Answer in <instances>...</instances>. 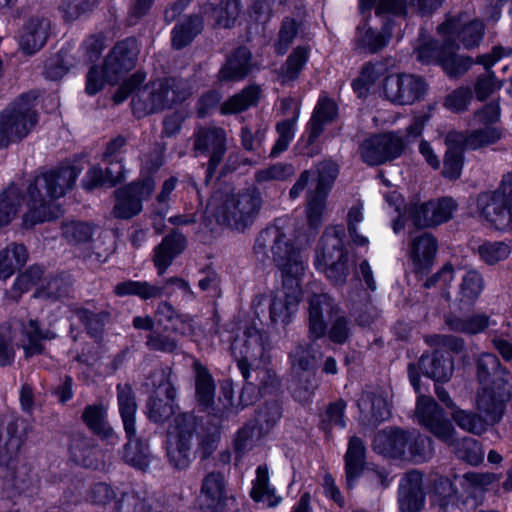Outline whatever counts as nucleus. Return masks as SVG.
<instances>
[{"label": "nucleus", "instance_id": "nucleus-27", "mask_svg": "<svg viewBox=\"0 0 512 512\" xmlns=\"http://www.w3.org/2000/svg\"><path fill=\"white\" fill-rule=\"evenodd\" d=\"M72 460L86 468L96 469L99 466L100 450L94 439L81 433H75L69 444Z\"/></svg>", "mask_w": 512, "mask_h": 512}, {"label": "nucleus", "instance_id": "nucleus-49", "mask_svg": "<svg viewBox=\"0 0 512 512\" xmlns=\"http://www.w3.org/2000/svg\"><path fill=\"white\" fill-rule=\"evenodd\" d=\"M282 416V408L275 399L258 406L253 423L266 435L272 430Z\"/></svg>", "mask_w": 512, "mask_h": 512}, {"label": "nucleus", "instance_id": "nucleus-12", "mask_svg": "<svg viewBox=\"0 0 512 512\" xmlns=\"http://www.w3.org/2000/svg\"><path fill=\"white\" fill-rule=\"evenodd\" d=\"M33 287H36V292L30 303L32 311L27 315V317L31 319L38 317V315L34 313V310L40 306L41 298H58L62 295L64 292V282L58 277H44L43 268L38 265H33L17 276L13 284V290L22 294Z\"/></svg>", "mask_w": 512, "mask_h": 512}, {"label": "nucleus", "instance_id": "nucleus-36", "mask_svg": "<svg viewBox=\"0 0 512 512\" xmlns=\"http://www.w3.org/2000/svg\"><path fill=\"white\" fill-rule=\"evenodd\" d=\"M419 364L423 374L435 381H447L453 373L452 359L444 356L439 350H435L431 355H423Z\"/></svg>", "mask_w": 512, "mask_h": 512}, {"label": "nucleus", "instance_id": "nucleus-59", "mask_svg": "<svg viewBox=\"0 0 512 512\" xmlns=\"http://www.w3.org/2000/svg\"><path fill=\"white\" fill-rule=\"evenodd\" d=\"M431 440L417 431H409V442L404 460L421 462L431 456Z\"/></svg>", "mask_w": 512, "mask_h": 512}, {"label": "nucleus", "instance_id": "nucleus-62", "mask_svg": "<svg viewBox=\"0 0 512 512\" xmlns=\"http://www.w3.org/2000/svg\"><path fill=\"white\" fill-rule=\"evenodd\" d=\"M433 209V199L425 202H410L406 206V213L413 225L418 229L433 228L430 217Z\"/></svg>", "mask_w": 512, "mask_h": 512}, {"label": "nucleus", "instance_id": "nucleus-15", "mask_svg": "<svg viewBox=\"0 0 512 512\" xmlns=\"http://www.w3.org/2000/svg\"><path fill=\"white\" fill-rule=\"evenodd\" d=\"M437 251L438 240L432 233L424 232L411 239L408 258L417 280L422 281L431 274Z\"/></svg>", "mask_w": 512, "mask_h": 512}, {"label": "nucleus", "instance_id": "nucleus-19", "mask_svg": "<svg viewBox=\"0 0 512 512\" xmlns=\"http://www.w3.org/2000/svg\"><path fill=\"white\" fill-rule=\"evenodd\" d=\"M508 385L484 386L478 391L477 409L485 417V422L495 424L499 422L505 412L506 402L510 399Z\"/></svg>", "mask_w": 512, "mask_h": 512}, {"label": "nucleus", "instance_id": "nucleus-29", "mask_svg": "<svg viewBox=\"0 0 512 512\" xmlns=\"http://www.w3.org/2000/svg\"><path fill=\"white\" fill-rule=\"evenodd\" d=\"M311 186L314 191L308 196L307 216L311 225H317L320 217V202L318 192L320 190V174L317 172L305 171L290 190L291 198H297L307 187Z\"/></svg>", "mask_w": 512, "mask_h": 512}, {"label": "nucleus", "instance_id": "nucleus-30", "mask_svg": "<svg viewBox=\"0 0 512 512\" xmlns=\"http://www.w3.org/2000/svg\"><path fill=\"white\" fill-rule=\"evenodd\" d=\"M49 27V21L44 18L29 19L20 35L21 49L28 54L40 50L47 40Z\"/></svg>", "mask_w": 512, "mask_h": 512}, {"label": "nucleus", "instance_id": "nucleus-46", "mask_svg": "<svg viewBox=\"0 0 512 512\" xmlns=\"http://www.w3.org/2000/svg\"><path fill=\"white\" fill-rule=\"evenodd\" d=\"M203 11L210 15L217 25L228 28L235 23L240 14V0H223L216 7L206 4Z\"/></svg>", "mask_w": 512, "mask_h": 512}, {"label": "nucleus", "instance_id": "nucleus-52", "mask_svg": "<svg viewBox=\"0 0 512 512\" xmlns=\"http://www.w3.org/2000/svg\"><path fill=\"white\" fill-rule=\"evenodd\" d=\"M238 368L245 380V384L239 395V404L244 408L253 404L261 393L258 390L257 380H255L251 371V365L246 358L238 360Z\"/></svg>", "mask_w": 512, "mask_h": 512}, {"label": "nucleus", "instance_id": "nucleus-58", "mask_svg": "<svg viewBox=\"0 0 512 512\" xmlns=\"http://www.w3.org/2000/svg\"><path fill=\"white\" fill-rule=\"evenodd\" d=\"M251 497L253 500L267 501L269 506H275L278 499L274 496V491L269 487V475L266 465L258 466L256 470V479L251 490Z\"/></svg>", "mask_w": 512, "mask_h": 512}, {"label": "nucleus", "instance_id": "nucleus-32", "mask_svg": "<svg viewBox=\"0 0 512 512\" xmlns=\"http://www.w3.org/2000/svg\"><path fill=\"white\" fill-rule=\"evenodd\" d=\"M105 172L101 167H92L86 174L83 185L86 189H93L101 185L113 186L124 178L122 161L103 160Z\"/></svg>", "mask_w": 512, "mask_h": 512}, {"label": "nucleus", "instance_id": "nucleus-60", "mask_svg": "<svg viewBox=\"0 0 512 512\" xmlns=\"http://www.w3.org/2000/svg\"><path fill=\"white\" fill-rule=\"evenodd\" d=\"M510 254V246L503 241H485L478 246L480 259L489 266L506 260Z\"/></svg>", "mask_w": 512, "mask_h": 512}, {"label": "nucleus", "instance_id": "nucleus-4", "mask_svg": "<svg viewBox=\"0 0 512 512\" xmlns=\"http://www.w3.org/2000/svg\"><path fill=\"white\" fill-rule=\"evenodd\" d=\"M415 413L419 423L438 440L453 448L459 459L471 465H478L483 461L484 453L480 444L470 437L459 440L452 423L445 418L443 409L433 398L419 396Z\"/></svg>", "mask_w": 512, "mask_h": 512}, {"label": "nucleus", "instance_id": "nucleus-10", "mask_svg": "<svg viewBox=\"0 0 512 512\" xmlns=\"http://www.w3.org/2000/svg\"><path fill=\"white\" fill-rule=\"evenodd\" d=\"M174 424L175 433L166 442V455L175 469L184 470L196 456L193 439L197 433L198 419L191 413H181L174 418Z\"/></svg>", "mask_w": 512, "mask_h": 512}, {"label": "nucleus", "instance_id": "nucleus-9", "mask_svg": "<svg viewBox=\"0 0 512 512\" xmlns=\"http://www.w3.org/2000/svg\"><path fill=\"white\" fill-rule=\"evenodd\" d=\"M171 376V368L166 367L155 369L148 378L152 394L146 402V415L155 423L163 424L175 413L176 388Z\"/></svg>", "mask_w": 512, "mask_h": 512}, {"label": "nucleus", "instance_id": "nucleus-43", "mask_svg": "<svg viewBox=\"0 0 512 512\" xmlns=\"http://www.w3.org/2000/svg\"><path fill=\"white\" fill-rule=\"evenodd\" d=\"M502 137L503 130L500 127L484 125L482 128L472 130L461 142L464 148L477 151L496 144Z\"/></svg>", "mask_w": 512, "mask_h": 512}, {"label": "nucleus", "instance_id": "nucleus-51", "mask_svg": "<svg viewBox=\"0 0 512 512\" xmlns=\"http://www.w3.org/2000/svg\"><path fill=\"white\" fill-rule=\"evenodd\" d=\"M197 449L194 450L198 454L200 460L209 459L217 450L220 442V432L216 427H204L198 422L197 433Z\"/></svg>", "mask_w": 512, "mask_h": 512}, {"label": "nucleus", "instance_id": "nucleus-28", "mask_svg": "<svg viewBox=\"0 0 512 512\" xmlns=\"http://www.w3.org/2000/svg\"><path fill=\"white\" fill-rule=\"evenodd\" d=\"M311 186L314 191L308 196L307 216L311 225H317L320 217V202L318 192L320 190V174L317 172L305 171L290 190L291 198H297L307 187Z\"/></svg>", "mask_w": 512, "mask_h": 512}, {"label": "nucleus", "instance_id": "nucleus-57", "mask_svg": "<svg viewBox=\"0 0 512 512\" xmlns=\"http://www.w3.org/2000/svg\"><path fill=\"white\" fill-rule=\"evenodd\" d=\"M451 39H445L441 44L439 40L435 38H428L424 40L416 48V58L418 62L423 65H435L438 66L442 51L447 50V46Z\"/></svg>", "mask_w": 512, "mask_h": 512}, {"label": "nucleus", "instance_id": "nucleus-54", "mask_svg": "<svg viewBox=\"0 0 512 512\" xmlns=\"http://www.w3.org/2000/svg\"><path fill=\"white\" fill-rule=\"evenodd\" d=\"M309 26L307 23L297 22L292 18H285L282 22L279 39L276 44L277 50L281 53L285 52L295 37H306L309 34Z\"/></svg>", "mask_w": 512, "mask_h": 512}, {"label": "nucleus", "instance_id": "nucleus-37", "mask_svg": "<svg viewBox=\"0 0 512 512\" xmlns=\"http://www.w3.org/2000/svg\"><path fill=\"white\" fill-rule=\"evenodd\" d=\"M251 55L246 48L237 49L219 71L221 81H239L251 71Z\"/></svg>", "mask_w": 512, "mask_h": 512}, {"label": "nucleus", "instance_id": "nucleus-42", "mask_svg": "<svg viewBox=\"0 0 512 512\" xmlns=\"http://www.w3.org/2000/svg\"><path fill=\"white\" fill-rule=\"evenodd\" d=\"M366 448L361 438L352 436L348 443L345 455V468L348 485L351 481L358 477L365 465Z\"/></svg>", "mask_w": 512, "mask_h": 512}, {"label": "nucleus", "instance_id": "nucleus-14", "mask_svg": "<svg viewBox=\"0 0 512 512\" xmlns=\"http://www.w3.org/2000/svg\"><path fill=\"white\" fill-rule=\"evenodd\" d=\"M425 78L415 74L389 76L383 84L387 99L397 105H412L424 99L428 91Z\"/></svg>", "mask_w": 512, "mask_h": 512}, {"label": "nucleus", "instance_id": "nucleus-47", "mask_svg": "<svg viewBox=\"0 0 512 512\" xmlns=\"http://www.w3.org/2000/svg\"><path fill=\"white\" fill-rule=\"evenodd\" d=\"M203 19L198 15L188 17L176 25L172 31V45L181 49L188 45L201 32Z\"/></svg>", "mask_w": 512, "mask_h": 512}, {"label": "nucleus", "instance_id": "nucleus-41", "mask_svg": "<svg viewBox=\"0 0 512 512\" xmlns=\"http://www.w3.org/2000/svg\"><path fill=\"white\" fill-rule=\"evenodd\" d=\"M457 45L453 39L450 40L447 50L442 51L440 66L443 71L451 78H457L464 75L472 66L473 59L470 56H461L456 54Z\"/></svg>", "mask_w": 512, "mask_h": 512}, {"label": "nucleus", "instance_id": "nucleus-48", "mask_svg": "<svg viewBox=\"0 0 512 512\" xmlns=\"http://www.w3.org/2000/svg\"><path fill=\"white\" fill-rule=\"evenodd\" d=\"M23 339L21 346L24 350L25 357L28 359L34 355L43 352L41 340L50 339L52 336L48 332H42L38 326V322L23 323Z\"/></svg>", "mask_w": 512, "mask_h": 512}, {"label": "nucleus", "instance_id": "nucleus-22", "mask_svg": "<svg viewBox=\"0 0 512 512\" xmlns=\"http://www.w3.org/2000/svg\"><path fill=\"white\" fill-rule=\"evenodd\" d=\"M422 483V475L418 471L413 470L405 474L398 492V504L401 512H420L422 510L425 502Z\"/></svg>", "mask_w": 512, "mask_h": 512}, {"label": "nucleus", "instance_id": "nucleus-7", "mask_svg": "<svg viewBox=\"0 0 512 512\" xmlns=\"http://www.w3.org/2000/svg\"><path fill=\"white\" fill-rule=\"evenodd\" d=\"M478 214L499 231L512 230V170L505 173L495 190L477 195Z\"/></svg>", "mask_w": 512, "mask_h": 512}, {"label": "nucleus", "instance_id": "nucleus-2", "mask_svg": "<svg viewBox=\"0 0 512 512\" xmlns=\"http://www.w3.org/2000/svg\"><path fill=\"white\" fill-rule=\"evenodd\" d=\"M272 253L280 271L282 287L277 290L272 300L271 320L290 318L301 299V278L306 264L301 252L283 234L276 236Z\"/></svg>", "mask_w": 512, "mask_h": 512}, {"label": "nucleus", "instance_id": "nucleus-55", "mask_svg": "<svg viewBox=\"0 0 512 512\" xmlns=\"http://www.w3.org/2000/svg\"><path fill=\"white\" fill-rule=\"evenodd\" d=\"M114 291L119 296L136 295L141 299H150L161 296L162 288L155 285H150L145 281H124L118 283Z\"/></svg>", "mask_w": 512, "mask_h": 512}, {"label": "nucleus", "instance_id": "nucleus-3", "mask_svg": "<svg viewBox=\"0 0 512 512\" xmlns=\"http://www.w3.org/2000/svg\"><path fill=\"white\" fill-rule=\"evenodd\" d=\"M137 57L136 41L132 38L115 45L102 68H92L87 75L86 91L90 95L99 92L105 85L122 81L114 101L121 103L144 80V74L137 72L126 78L134 67Z\"/></svg>", "mask_w": 512, "mask_h": 512}, {"label": "nucleus", "instance_id": "nucleus-61", "mask_svg": "<svg viewBox=\"0 0 512 512\" xmlns=\"http://www.w3.org/2000/svg\"><path fill=\"white\" fill-rule=\"evenodd\" d=\"M457 207L456 201L450 196H442L438 199H433V209L429 225L436 228L447 223L452 219Z\"/></svg>", "mask_w": 512, "mask_h": 512}, {"label": "nucleus", "instance_id": "nucleus-8", "mask_svg": "<svg viewBox=\"0 0 512 512\" xmlns=\"http://www.w3.org/2000/svg\"><path fill=\"white\" fill-rule=\"evenodd\" d=\"M35 97L24 95L0 114V147L26 137L38 122Z\"/></svg>", "mask_w": 512, "mask_h": 512}, {"label": "nucleus", "instance_id": "nucleus-39", "mask_svg": "<svg viewBox=\"0 0 512 512\" xmlns=\"http://www.w3.org/2000/svg\"><path fill=\"white\" fill-rule=\"evenodd\" d=\"M185 247V239L181 234L173 233L166 236L155 249L154 263L159 274H162Z\"/></svg>", "mask_w": 512, "mask_h": 512}, {"label": "nucleus", "instance_id": "nucleus-23", "mask_svg": "<svg viewBox=\"0 0 512 512\" xmlns=\"http://www.w3.org/2000/svg\"><path fill=\"white\" fill-rule=\"evenodd\" d=\"M134 326L147 332L146 344L151 350L172 352L176 348L178 329L171 322H134Z\"/></svg>", "mask_w": 512, "mask_h": 512}, {"label": "nucleus", "instance_id": "nucleus-40", "mask_svg": "<svg viewBox=\"0 0 512 512\" xmlns=\"http://www.w3.org/2000/svg\"><path fill=\"white\" fill-rule=\"evenodd\" d=\"M28 259L26 248L22 244L11 243L0 250V279L7 280Z\"/></svg>", "mask_w": 512, "mask_h": 512}, {"label": "nucleus", "instance_id": "nucleus-1", "mask_svg": "<svg viewBox=\"0 0 512 512\" xmlns=\"http://www.w3.org/2000/svg\"><path fill=\"white\" fill-rule=\"evenodd\" d=\"M79 172L72 166L37 175L29 183L26 194L21 195L15 185L0 194V228L9 225L24 204L23 225L27 228L53 220L61 214L55 200L72 188Z\"/></svg>", "mask_w": 512, "mask_h": 512}, {"label": "nucleus", "instance_id": "nucleus-33", "mask_svg": "<svg viewBox=\"0 0 512 512\" xmlns=\"http://www.w3.org/2000/svg\"><path fill=\"white\" fill-rule=\"evenodd\" d=\"M195 371V396L202 410L211 408L215 399V382L208 369L199 361H194Z\"/></svg>", "mask_w": 512, "mask_h": 512}, {"label": "nucleus", "instance_id": "nucleus-38", "mask_svg": "<svg viewBox=\"0 0 512 512\" xmlns=\"http://www.w3.org/2000/svg\"><path fill=\"white\" fill-rule=\"evenodd\" d=\"M266 434L253 421H248L235 434L232 442L235 460L241 461L245 454L251 451Z\"/></svg>", "mask_w": 512, "mask_h": 512}, {"label": "nucleus", "instance_id": "nucleus-63", "mask_svg": "<svg viewBox=\"0 0 512 512\" xmlns=\"http://www.w3.org/2000/svg\"><path fill=\"white\" fill-rule=\"evenodd\" d=\"M452 418L461 429L467 432L481 434L486 430L485 420L476 413L457 409L452 413Z\"/></svg>", "mask_w": 512, "mask_h": 512}, {"label": "nucleus", "instance_id": "nucleus-35", "mask_svg": "<svg viewBox=\"0 0 512 512\" xmlns=\"http://www.w3.org/2000/svg\"><path fill=\"white\" fill-rule=\"evenodd\" d=\"M118 406L123 427L128 439L136 437L135 415L137 411V403L132 388L129 385H118Z\"/></svg>", "mask_w": 512, "mask_h": 512}, {"label": "nucleus", "instance_id": "nucleus-64", "mask_svg": "<svg viewBox=\"0 0 512 512\" xmlns=\"http://www.w3.org/2000/svg\"><path fill=\"white\" fill-rule=\"evenodd\" d=\"M472 99V89L468 86H461L445 97L444 106L454 113H461L468 109Z\"/></svg>", "mask_w": 512, "mask_h": 512}, {"label": "nucleus", "instance_id": "nucleus-17", "mask_svg": "<svg viewBox=\"0 0 512 512\" xmlns=\"http://www.w3.org/2000/svg\"><path fill=\"white\" fill-rule=\"evenodd\" d=\"M154 190V183L147 179L141 183L128 185L116 192L113 214L117 218L128 219L142 210V201Z\"/></svg>", "mask_w": 512, "mask_h": 512}, {"label": "nucleus", "instance_id": "nucleus-34", "mask_svg": "<svg viewBox=\"0 0 512 512\" xmlns=\"http://www.w3.org/2000/svg\"><path fill=\"white\" fill-rule=\"evenodd\" d=\"M106 414V409L102 404H94L84 408L81 418L94 434L113 444L117 435L107 423Z\"/></svg>", "mask_w": 512, "mask_h": 512}, {"label": "nucleus", "instance_id": "nucleus-53", "mask_svg": "<svg viewBox=\"0 0 512 512\" xmlns=\"http://www.w3.org/2000/svg\"><path fill=\"white\" fill-rule=\"evenodd\" d=\"M319 105L320 104L317 103L314 108L313 116L308 124L306 134L303 135L297 143V148L302 154L311 156L318 152L320 138Z\"/></svg>", "mask_w": 512, "mask_h": 512}, {"label": "nucleus", "instance_id": "nucleus-24", "mask_svg": "<svg viewBox=\"0 0 512 512\" xmlns=\"http://www.w3.org/2000/svg\"><path fill=\"white\" fill-rule=\"evenodd\" d=\"M225 138L221 128H203L196 134L195 150L210 158L208 175L214 171L225 153Z\"/></svg>", "mask_w": 512, "mask_h": 512}, {"label": "nucleus", "instance_id": "nucleus-31", "mask_svg": "<svg viewBox=\"0 0 512 512\" xmlns=\"http://www.w3.org/2000/svg\"><path fill=\"white\" fill-rule=\"evenodd\" d=\"M485 288L482 274L475 270H467L461 280L458 293L459 309L470 311Z\"/></svg>", "mask_w": 512, "mask_h": 512}, {"label": "nucleus", "instance_id": "nucleus-26", "mask_svg": "<svg viewBox=\"0 0 512 512\" xmlns=\"http://www.w3.org/2000/svg\"><path fill=\"white\" fill-rule=\"evenodd\" d=\"M477 378L481 388L509 384V372L501 366L497 356L491 353H483L479 356Z\"/></svg>", "mask_w": 512, "mask_h": 512}, {"label": "nucleus", "instance_id": "nucleus-5", "mask_svg": "<svg viewBox=\"0 0 512 512\" xmlns=\"http://www.w3.org/2000/svg\"><path fill=\"white\" fill-rule=\"evenodd\" d=\"M259 207L260 198L254 192L236 193L225 187L211 197L207 210L219 224L242 230L252 223Z\"/></svg>", "mask_w": 512, "mask_h": 512}, {"label": "nucleus", "instance_id": "nucleus-13", "mask_svg": "<svg viewBox=\"0 0 512 512\" xmlns=\"http://www.w3.org/2000/svg\"><path fill=\"white\" fill-rule=\"evenodd\" d=\"M175 88L178 85L174 80H157L140 89L132 100L135 115L142 117L183 100L184 96Z\"/></svg>", "mask_w": 512, "mask_h": 512}, {"label": "nucleus", "instance_id": "nucleus-45", "mask_svg": "<svg viewBox=\"0 0 512 512\" xmlns=\"http://www.w3.org/2000/svg\"><path fill=\"white\" fill-rule=\"evenodd\" d=\"M461 141L454 142L449 146L443 158L442 176L449 180H457L461 177L462 170L465 163V151Z\"/></svg>", "mask_w": 512, "mask_h": 512}, {"label": "nucleus", "instance_id": "nucleus-18", "mask_svg": "<svg viewBox=\"0 0 512 512\" xmlns=\"http://www.w3.org/2000/svg\"><path fill=\"white\" fill-rule=\"evenodd\" d=\"M320 337V322H310L309 326V339L307 343L298 344L290 353L289 359L291 363V369L296 375L302 373L313 372L315 376V370L317 367V355L319 353L320 345L316 342Z\"/></svg>", "mask_w": 512, "mask_h": 512}, {"label": "nucleus", "instance_id": "nucleus-11", "mask_svg": "<svg viewBox=\"0 0 512 512\" xmlns=\"http://www.w3.org/2000/svg\"><path fill=\"white\" fill-rule=\"evenodd\" d=\"M406 147L407 141L398 132H379L363 141L360 146V156L362 161L370 167L381 166L400 158Z\"/></svg>", "mask_w": 512, "mask_h": 512}, {"label": "nucleus", "instance_id": "nucleus-25", "mask_svg": "<svg viewBox=\"0 0 512 512\" xmlns=\"http://www.w3.org/2000/svg\"><path fill=\"white\" fill-rule=\"evenodd\" d=\"M409 442V431L399 428H391L379 431L373 440V448L376 452L391 458L404 459Z\"/></svg>", "mask_w": 512, "mask_h": 512}, {"label": "nucleus", "instance_id": "nucleus-16", "mask_svg": "<svg viewBox=\"0 0 512 512\" xmlns=\"http://www.w3.org/2000/svg\"><path fill=\"white\" fill-rule=\"evenodd\" d=\"M392 391L388 387H374L363 391L358 407L364 420L375 425L391 416Z\"/></svg>", "mask_w": 512, "mask_h": 512}, {"label": "nucleus", "instance_id": "nucleus-50", "mask_svg": "<svg viewBox=\"0 0 512 512\" xmlns=\"http://www.w3.org/2000/svg\"><path fill=\"white\" fill-rule=\"evenodd\" d=\"M260 96L258 86H249L239 94L229 98L221 106L222 114H235L242 112L257 103Z\"/></svg>", "mask_w": 512, "mask_h": 512}, {"label": "nucleus", "instance_id": "nucleus-6", "mask_svg": "<svg viewBox=\"0 0 512 512\" xmlns=\"http://www.w3.org/2000/svg\"><path fill=\"white\" fill-rule=\"evenodd\" d=\"M29 429L27 420L17 416H10L6 425L0 429V476L18 492L26 488V479L17 474V463Z\"/></svg>", "mask_w": 512, "mask_h": 512}, {"label": "nucleus", "instance_id": "nucleus-21", "mask_svg": "<svg viewBox=\"0 0 512 512\" xmlns=\"http://www.w3.org/2000/svg\"><path fill=\"white\" fill-rule=\"evenodd\" d=\"M440 29L457 39L467 50L479 47L485 34V25L477 18L466 23H461L458 19H448Z\"/></svg>", "mask_w": 512, "mask_h": 512}, {"label": "nucleus", "instance_id": "nucleus-20", "mask_svg": "<svg viewBox=\"0 0 512 512\" xmlns=\"http://www.w3.org/2000/svg\"><path fill=\"white\" fill-rule=\"evenodd\" d=\"M227 499L226 480L218 471L209 472L201 483L199 502L202 509L221 512Z\"/></svg>", "mask_w": 512, "mask_h": 512}, {"label": "nucleus", "instance_id": "nucleus-56", "mask_svg": "<svg viewBox=\"0 0 512 512\" xmlns=\"http://www.w3.org/2000/svg\"><path fill=\"white\" fill-rule=\"evenodd\" d=\"M142 436H137L133 439H128L129 442L125 445L124 459L125 461L140 469L145 470L150 463V454L148 445L142 442Z\"/></svg>", "mask_w": 512, "mask_h": 512}, {"label": "nucleus", "instance_id": "nucleus-44", "mask_svg": "<svg viewBox=\"0 0 512 512\" xmlns=\"http://www.w3.org/2000/svg\"><path fill=\"white\" fill-rule=\"evenodd\" d=\"M338 257L331 264L326 262L325 247L322 246V268L324 274L334 286H344L349 276V252L348 250L336 251Z\"/></svg>", "mask_w": 512, "mask_h": 512}]
</instances>
